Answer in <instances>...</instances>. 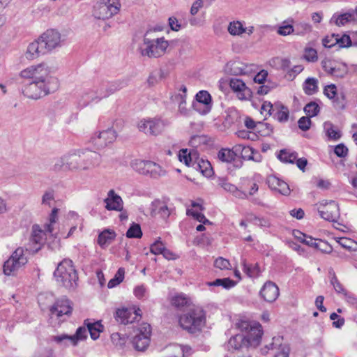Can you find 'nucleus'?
Wrapping results in <instances>:
<instances>
[{
  "label": "nucleus",
  "mask_w": 357,
  "mask_h": 357,
  "mask_svg": "<svg viewBox=\"0 0 357 357\" xmlns=\"http://www.w3.org/2000/svg\"><path fill=\"white\" fill-rule=\"evenodd\" d=\"M100 162L101 155L96 151H77L56 160L53 169L56 172L88 170L98 167Z\"/></svg>",
  "instance_id": "nucleus-1"
},
{
  "label": "nucleus",
  "mask_w": 357,
  "mask_h": 357,
  "mask_svg": "<svg viewBox=\"0 0 357 357\" xmlns=\"http://www.w3.org/2000/svg\"><path fill=\"white\" fill-rule=\"evenodd\" d=\"M22 91L29 99L38 100L50 93L55 92L59 87L58 79L45 82L23 81Z\"/></svg>",
  "instance_id": "nucleus-2"
},
{
  "label": "nucleus",
  "mask_w": 357,
  "mask_h": 357,
  "mask_svg": "<svg viewBox=\"0 0 357 357\" xmlns=\"http://www.w3.org/2000/svg\"><path fill=\"white\" fill-rule=\"evenodd\" d=\"M151 31H147L143 42L139 47L141 56L149 58H158L164 55L169 46V42L164 37L153 38Z\"/></svg>",
  "instance_id": "nucleus-3"
},
{
  "label": "nucleus",
  "mask_w": 357,
  "mask_h": 357,
  "mask_svg": "<svg viewBox=\"0 0 357 357\" xmlns=\"http://www.w3.org/2000/svg\"><path fill=\"white\" fill-rule=\"evenodd\" d=\"M54 276L56 282L66 289H74L77 287L78 276L70 259H63L58 264Z\"/></svg>",
  "instance_id": "nucleus-4"
},
{
  "label": "nucleus",
  "mask_w": 357,
  "mask_h": 357,
  "mask_svg": "<svg viewBox=\"0 0 357 357\" xmlns=\"http://www.w3.org/2000/svg\"><path fill=\"white\" fill-rule=\"evenodd\" d=\"M205 312L199 306L193 307L180 317L179 324L181 326L191 333L199 330L205 324Z\"/></svg>",
  "instance_id": "nucleus-5"
},
{
  "label": "nucleus",
  "mask_w": 357,
  "mask_h": 357,
  "mask_svg": "<svg viewBox=\"0 0 357 357\" xmlns=\"http://www.w3.org/2000/svg\"><path fill=\"white\" fill-rule=\"evenodd\" d=\"M20 77L24 81H33L47 83L53 79H57L51 75V68L46 63L33 65L22 70Z\"/></svg>",
  "instance_id": "nucleus-6"
},
{
  "label": "nucleus",
  "mask_w": 357,
  "mask_h": 357,
  "mask_svg": "<svg viewBox=\"0 0 357 357\" xmlns=\"http://www.w3.org/2000/svg\"><path fill=\"white\" fill-rule=\"evenodd\" d=\"M236 328L245 335L246 344L249 347H257L261 342L263 330L261 324L240 320L236 323Z\"/></svg>",
  "instance_id": "nucleus-7"
},
{
  "label": "nucleus",
  "mask_w": 357,
  "mask_h": 357,
  "mask_svg": "<svg viewBox=\"0 0 357 357\" xmlns=\"http://www.w3.org/2000/svg\"><path fill=\"white\" fill-rule=\"evenodd\" d=\"M121 4L119 0H99L92 10V15L98 20H107L119 13Z\"/></svg>",
  "instance_id": "nucleus-8"
},
{
  "label": "nucleus",
  "mask_w": 357,
  "mask_h": 357,
  "mask_svg": "<svg viewBox=\"0 0 357 357\" xmlns=\"http://www.w3.org/2000/svg\"><path fill=\"white\" fill-rule=\"evenodd\" d=\"M26 250L23 248H17L6 260L3 266L4 275L15 276L27 263V257L25 255Z\"/></svg>",
  "instance_id": "nucleus-9"
},
{
  "label": "nucleus",
  "mask_w": 357,
  "mask_h": 357,
  "mask_svg": "<svg viewBox=\"0 0 357 357\" xmlns=\"http://www.w3.org/2000/svg\"><path fill=\"white\" fill-rule=\"evenodd\" d=\"M168 122L160 118H149L141 120L137 125L139 131L146 135L156 136L161 134L166 127Z\"/></svg>",
  "instance_id": "nucleus-10"
},
{
  "label": "nucleus",
  "mask_w": 357,
  "mask_h": 357,
  "mask_svg": "<svg viewBox=\"0 0 357 357\" xmlns=\"http://www.w3.org/2000/svg\"><path fill=\"white\" fill-rule=\"evenodd\" d=\"M135 332V335L132 340L134 348L139 351H145L150 344L151 326L147 323H143Z\"/></svg>",
  "instance_id": "nucleus-11"
},
{
  "label": "nucleus",
  "mask_w": 357,
  "mask_h": 357,
  "mask_svg": "<svg viewBox=\"0 0 357 357\" xmlns=\"http://www.w3.org/2000/svg\"><path fill=\"white\" fill-rule=\"evenodd\" d=\"M47 234H50L46 231L45 227L42 229L38 225H33L29 242L25 248L26 252L33 254L40 250Z\"/></svg>",
  "instance_id": "nucleus-12"
},
{
  "label": "nucleus",
  "mask_w": 357,
  "mask_h": 357,
  "mask_svg": "<svg viewBox=\"0 0 357 357\" xmlns=\"http://www.w3.org/2000/svg\"><path fill=\"white\" fill-rule=\"evenodd\" d=\"M317 210L320 216L330 222H335L340 217V208L335 201L324 200L317 204Z\"/></svg>",
  "instance_id": "nucleus-13"
},
{
  "label": "nucleus",
  "mask_w": 357,
  "mask_h": 357,
  "mask_svg": "<svg viewBox=\"0 0 357 357\" xmlns=\"http://www.w3.org/2000/svg\"><path fill=\"white\" fill-rule=\"evenodd\" d=\"M87 333L88 330L85 327L81 326L77 329L75 335L62 334L54 335L52 336V340L56 343L65 347L68 346V342H70L73 346H76L79 341L84 340L87 337Z\"/></svg>",
  "instance_id": "nucleus-14"
},
{
  "label": "nucleus",
  "mask_w": 357,
  "mask_h": 357,
  "mask_svg": "<svg viewBox=\"0 0 357 357\" xmlns=\"http://www.w3.org/2000/svg\"><path fill=\"white\" fill-rule=\"evenodd\" d=\"M39 40L47 52L61 47L63 43L61 33L55 29H47L40 36Z\"/></svg>",
  "instance_id": "nucleus-15"
},
{
  "label": "nucleus",
  "mask_w": 357,
  "mask_h": 357,
  "mask_svg": "<svg viewBox=\"0 0 357 357\" xmlns=\"http://www.w3.org/2000/svg\"><path fill=\"white\" fill-rule=\"evenodd\" d=\"M116 137V132L114 129L109 128L98 133H95L91 137V141L96 149H101L114 142Z\"/></svg>",
  "instance_id": "nucleus-16"
},
{
  "label": "nucleus",
  "mask_w": 357,
  "mask_h": 357,
  "mask_svg": "<svg viewBox=\"0 0 357 357\" xmlns=\"http://www.w3.org/2000/svg\"><path fill=\"white\" fill-rule=\"evenodd\" d=\"M193 109L199 114H208L212 107L211 96L206 91H200L196 95V100L192 102Z\"/></svg>",
  "instance_id": "nucleus-17"
},
{
  "label": "nucleus",
  "mask_w": 357,
  "mask_h": 357,
  "mask_svg": "<svg viewBox=\"0 0 357 357\" xmlns=\"http://www.w3.org/2000/svg\"><path fill=\"white\" fill-rule=\"evenodd\" d=\"M324 95L332 100L333 107L337 110H343L345 108V96L343 93H337V87L332 84L326 86L324 89Z\"/></svg>",
  "instance_id": "nucleus-18"
},
{
  "label": "nucleus",
  "mask_w": 357,
  "mask_h": 357,
  "mask_svg": "<svg viewBox=\"0 0 357 357\" xmlns=\"http://www.w3.org/2000/svg\"><path fill=\"white\" fill-rule=\"evenodd\" d=\"M140 310H134L128 308L117 309L114 317L116 320L123 324L133 323L141 317Z\"/></svg>",
  "instance_id": "nucleus-19"
},
{
  "label": "nucleus",
  "mask_w": 357,
  "mask_h": 357,
  "mask_svg": "<svg viewBox=\"0 0 357 357\" xmlns=\"http://www.w3.org/2000/svg\"><path fill=\"white\" fill-rule=\"evenodd\" d=\"M73 307L70 301L66 297L56 300L54 305L50 308L52 316L61 318L64 315H69L72 312Z\"/></svg>",
  "instance_id": "nucleus-20"
},
{
  "label": "nucleus",
  "mask_w": 357,
  "mask_h": 357,
  "mask_svg": "<svg viewBox=\"0 0 357 357\" xmlns=\"http://www.w3.org/2000/svg\"><path fill=\"white\" fill-rule=\"evenodd\" d=\"M283 338L280 336L273 337V342L261 349L263 354H266L269 349H278V351L274 357H289L290 349L287 344H282Z\"/></svg>",
  "instance_id": "nucleus-21"
},
{
  "label": "nucleus",
  "mask_w": 357,
  "mask_h": 357,
  "mask_svg": "<svg viewBox=\"0 0 357 357\" xmlns=\"http://www.w3.org/2000/svg\"><path fill=\"white\" fill-rule=\"evenodd\" d=\"M104 202L105 208L108 211H121L123 210V202L114 190L108 191L107 197L104 199Z\"/></svg>",
  "instance_id": "nucleus-22"
},
{
  "label": "nucleus",
  "mask_w": 357,
  "mask_h": 357,
  "mask_svg": "<svg viewBox=\"0 0 357 357\" xmlns=\"http://www.w3.org/2000/svg\"><path fill=\"white\" fill-rule=\"evenodd\" d=\"M259 294L264 301L271 303L279 296V288L274 282L268 281L264 284Z\"/></svg>",
  "instance_id": "nucleus-23"
},
{
  "label": "nucleus",
  "mask_w": 357,
  "mask_h": 357,
  "mask_svg": "<svg viewBox=\"0 0 357 357\" xmlns=\"http://www.w3.org/2000/svg\"><path fill=\"white\" fill-rule=\"evenodd\" d=\"M151 213L152 216L167 219L171 213V209L165 202L157 199L151 204Z\"/></svg>",
  "instance_id": "nucleus-24"
},
{
  "label": "nucleus",
  "mask_w": 357,
  "mask_h": 357,
  "mask_svg": "<svg viewBox=\"0 0 357 357\" xmlns=\"http://www.w3.org/2000/svg\"><path fill=\"white\" fill-rule=\"evenodd\" d=\"M99 100L91 89L84 90L77 98V107L80 109L87 107L92 102H98Z\"/></svg>",
  "instance_id": "nucleus-25"
},
{
  "label": "nucleus",
  "mask_w": 357,
  "mask_h": 357,
  "mask_svg": "<svg viewBox=\"0 0 357 357\" xmlns=\"http://www.w3.org/2000/svg\"><path fill=\"white\" fill-rule=\"evenodd\" d=\"M268 184L272 190L278 191L283 195H288L290 193L288 184L276 176L268 177Z\"/></svg>",
  "instance_id": "nucleus-26"
},
{
  "label": "nucleus",
  "mask_w": 357,
  "mask_h": 357,
  "mask_svg": "<svg viewBox=\"0 0 357 357\" xmlns=\"http://www.w3.org/2000/svg\"><path fill=\"white\" fill-rule=\"evenodd\" d=\"M46 50L44 49L39 38L30 43L26 52V57L29 60L38 58L41 54H44Z\"/></svg>",
  "instance_id": "nucleus-27"
},
{
  "label": "nucleus",
  "mask_w": 357,
  "mask_h": 357,
  "mask_svg": "<svg viewBox=\"0 0 357 357\" xmlns=\"http://www.w3.org/2000/svg\"><path fill=\"white\" fill-rule=\"evenodd\" d=\"M226 71L234 75H245L248 72V66L240 61H231L227 63Z\"/></svg>",
  "instance_id": "nucleus-28"
},
{
  "label": "nucleus",
  "mask_w": 357,
  "mask_h": 357,
  "mask_svg": "<svg viewBox=\"0 0 357 357\" xmlns=\"http://www.w3.org/2000/svg\"><path fill=\"white\" fill-rule=\"evenodd\" d=\"M229 86L233 91L238 93V96L239 99H245L246 96L249 95V89L246 86L245 84L239 79H231Z\"/></svg>",
  "instance_id": "nucleus-29"
},
{
  "label": "nucleus",
  "mask_w": 357,
  "mask_h": 357,
  "mask_svg": "<svg viewBox=\"0 0 357 357\" xmlns=\"http://www.w3.org/2000/svg\"><path fill=\"white\" fill-rule=\"evenodd\" d=\"M243 347H249L248 344H246V340H245L243 333L236 334L232 336L228 341L227 348L229 350H238Z\"/></svg>",
  "instance_id": "nucleus-30"
},
{
  "label": "nucleus",
  "mask_w": 357,
  "mask_h": 357,
  "mask_svg": "<svg viewBox=\"0 0 357 357\" xmlns=\"http://www.w3.org/2000/svg\"><path fill=\"white\" fill-rule=\"evenodd\" d=\"M218 185L223 188L225 191L232 193L235 197L238 198L244 199L248 197L246 193L238 190L234 185L227 182V181L225 178L218 179Z\"/></svg>",
  "instance_id": "nucleus-31"
},
{
  "label": "nucleus",
  "mask_w": 357,
  "mask_h": 357,
  "mask_svg": "<svg viewBox=\"0 0 357 357\" xmlns=\"http://www.w3.org/2000/svg\"><path fill=\"white\" fill-rule=\"evenodd\" d=\"M273 116L279 122H286L289 119V109L281 103H275V112Z\"/></svg>",
  "instance_id": "nucleus-32"
},
{
  "label": "nucleus",
  "mask_w": 357,
  "mask_h": 357,
  "mask_svg": "<svg viewBox=\"0 0 357 357\" xmlns=\"http://www.w3.org/2000/svg\"><path fill=\"white\" fill-rule=\"evenodd\" d=\"M303 89L305 94L313 95L318 91V79L314 77H308L303 83Z\"/></svg>",
  "instance_id": "nucleus-33"
},
{
  "label": "nucleus",
  "mask_w": 357,
  "mask_h": 357,
  "mask_svg": "<svg viewBox=\"0 0 357 357\" xmlns=\"http://www.w3.org/2000/svg\"><path fill=\"white\" fill-rule=\"evenodd\" d=\"M192 167L195 169H199L206 177L211 176L213 174L211 165L207 160H201L198 162L195 161Z\"/></svg>",
  "instance_id": "nucleus-34"
},
{
  "label": "nucleus",
  "mask_w": 357,
  "mask_h": 357,
  "mask_svg": "<svg viewBox=\"0 0 357 357\" xmlns=\"http://www.w3.org/2000/svg\"><path fill=\"white\" fill-rule=\"evenodd\" d=\"M150 162V160L135 159L132 160L130 165L132 168L138 173L144 175H147V167H149Z\"/></svg>",
  "instance_id": "nucleus-35"
},
{
  "label": "nucleus",
  "mask_w": 357,
  "mask_h": 357,
  "mask_svg": "<svg viewBox=\"0 0 357 357\" xmlns=\"http://www.w3.org/2000/svg\"><path fill=\"white\" fill-rule=\"evenodd\" d=\"M294 33L297 36H305L312 31V26L305 22H296L293 26Z\"/></svg>",
  "instance_id": "nucleus-36"
},
{
  "label": "nucleus",
  "mask_w": 357,
  "mask_h": 357,
  "mask_svg": "<svg viewBox=\"0 0 357 357\" xmlns=\"http://www.w3.org/2000/svg\"><path fill=\"white\" fill-rule=\"evenodd\" d=\"M85 324L87 326V330L90 333L91 337L93 340L98 339L100 336V333L102 330V325L99 321L91 323L88 321H85Z\"/></svg>",
  "instance_id": "nucleus-37"
},
{
  "label": "nucleus",
  "mask_w": 357,
  "mask_h": 357,
  "mask_svg": "<svg viewBox=\"0 0 357 357\" xmlns=\"http://www.w3.org/2000/svg\"><path fill=\"white\" fill-rule=\"evenodd\" d=\"M228 32L234 36H241L245 32V26L243 22L240 21H233L229 24L227 28Z\"/></svg>",
  "instance_id": "nucleus-38"
},
{
  "label": "nucleus",
  "mask_w": 357,
  "mask_h": 357,
  "mask_svg": "<svg viewBox=\"0 0 357 357\" xmlns=\"http://www.w3.org/2000/svg\"><path fill=\"white\" fill-rule=\"evenodd\" d=\"M115 238V233L113 231L106 229L101 232L98 238V244L102 248L108 245Z\"/></svg>",
  "instance_id": "nucleus-39"
},
{
  "label": "nucleus",
  "mask_w": 357,
  "mask_h": 357,
  "mask_svg": "<svg viewBox=\"0 0 357 357\" xmlns=\"http://www.w3.org/2000/svg\"><path fill=\"white\" fill-rule=\"evenodd\" d=\"M147 175L152 178H158L165 174V171L158 164L151 161L148 166Z\"/></svg>",
  "instance_id": "nucleus-40"
},
{
  "label": "nucleus",
  "mask_w": 357,
  "mask_h": 357,
  "mask_svg": "<svg viewBox=\"0 0 357 357\" xmlns=\"http://www.w3.org/2000/svg\"><path fill=\"white\" fill-rule=\"evenodd\" d=\"M353 20L354 15L351 13H346L340 15H333L331 18V22H334L337 26H341L345 25Z\"/></svg>",
  "instance_id": "nucleus-41"
},
{
  "label": "nucleus",
  "mask_w": 357,
  "mask_h": 357,
  "mask_svg": "<svg viewBox=\"0 0 357 357\" xmlns=\"http://www.w3.org/2000/svg\"><path fill=\"white\" fill-rule=\"evenodd\" d=\"M243 271L250 278L258 277L260 274V268L258 264H247L245 260L242 262Z\"/></svg>",
  "instance_id": "nucleus-42"
},
{
  "label": "nucleus",
  "mask_w": 357,
  "mask_h": 357,
  "mask_svg": "<svg viewBox=\"0 0 357 357\" xmlns=\"http://www.w3.org/2000/svg\"><path fill=\"white\" fill-rule=\"evenodd\" d=\"M218 158L227 163H230L235 160L234 153L230 149L222 148L218 153Z\"/></svg>",
  "instance_id": "nucleus-43"
},
{
  "label": "nucleus",
  "mask_w": 357,
  "mask_h": 357,
  "mask_svg": "<svg viewBox=\"0 0 357 357\" xmlns=\"http://www.w3.org/2000/svg\"><path fill=\"white\" fill-rule=\"evenodd\" d=\"M208 286L222 287L225 289H230L236 285V282L229 278L216 279L213 282L206 283Z\"/></svg>",
  "instance_id": "nucleus-44"
},
{
  "label": "nucleus",
  "mask_w": 357,
  "mask_h": 357,
  "mask_svg": "<svg viewBox=\"0 0 357 357\" xmlns=\"http://www.w3.org/2000/svg\"><path fill=\"white\" fill-rule=\"evenodd\" d=\"M331 284L333 286L335 291L337 294H342L349 298H352L349 292L344 288L343 285L340 282L335 273H333V275L331 279Z\"/></svg>",
  "instance_id": "nucleus-45"
},
{
  "label": "nucleus",
  "mask_w": 357,
  "mask_h": 357,
  "mask_svg": "<svg viewBox=\"0 0 357 357\" xmlns=\"http://www.w3.org/2000/svg\"><path fill=\"white\" fill-rule=\"evenodd\" d=\"M324 127L326 134L329 139L337 140L340 138L341 134L340 131L335 130L334 126L331 122H325Z\"/></svg>",
  "instance_id": "nucleus-46"
},
{
  "label": "nucleus",
  "mask_w": 357,
  "mask_h": 357,
  "mask_svg": "<svg viewBox=\"0 0 357 357\" xmlns=\"http://www.w3.org/2000/svg\"><path fill=\"white\" fill-rule=\"evenodd\" d=\"M298 158V155L296 152H291L287 150H281L278 158L280 160L284 162L294 163Z\"/></svg>",
  "instance_id": "nucleus-47"
},
{
  "label": "nucleus",
  "mask_w": 357,
  "mask_h": 357,
  "mask_svg": "<svg viewBox=\"0 0 357 357\" xmlns=\"http://www.w3.org/2000/svg\"><path fill=\"white\" fill-rule=\"evenodd\" d=\"M94 93L97 96L99 101L102 99L107 98L108 93H107L106 86H105V81L101 82L96 85H94L92 88Z\"/></svg>",
  "instance_id": "nucleus-48"
},
{
  "label": "nucleus",
  "mask_w": 357,
  "mask_h": 357,
  "mask_svg": "<svg viewBox=\"0 0 357 357\" xmlns=\"http://www.w3.org/2000/svg\"><path fill=\"white\" fill-rule=\"evenodd\" d=\"M126 83L123 81L109 82L105 81V86L108 96L125 86Z\"/></svg>",
  "instance_id": "nucleus-49"
},
{
  "label": "nucleus",
  "mask_w": 357,
  "mask_h": 357,
  "mask_svg": "<svg viewBox=\"0 0 357 357\" xmlns=\"http://www.w3.org/2000/svg\"><path fill=\"white\" fill-rule=\"evenodd\" d=\"M111 340L116 347L122 349L127 342V337L119 333H114L111 335Z\"/></svg>",
  "instance_id": "nucleus-50"
},
{
  "label": "nucleus",
  "mask_w": 357,
  "mask_h": 357,
  "mask_svg": "<svg viewBox=\"0 0 357 357\" xmlns=\"http://www.w3.org/2000/svg\"><path fill=\"white\" fill-rule=\"evenodd\" d=\"M124 274H125L124 269L123 268H119V270L116 273L114 277L109 281V282L107 284L108 288H109V289L114 288V287H116L117 285H119L123 280Z\"/></svg>",
  "instance_id": "nucleus-51"
},
{
  "label": "nucleus",
  "mask_w": 357,
  "mask_h": 357,
  "mask_svg": "<svg viewBox=\"0 0 357 357\" xmlns=\"http://www.w3.org/2000/svg\"><path fill=\"white\" fill-rule=\"evenodd\" d=\"M193 153L188 152L187 149H182L179 151L178 158L181 162H184L187 166H192L195 161L192 160Z\"/></svg>",
  "instance_id": "nucleus-52"
},
{
  "label": "nucleus",
  "mask_w": 357,
  "mask_h": 357,
  "mask_svg": "<svg viewBox=\"0 0 357 357\" xmlns=\"http://www.w3.org/2000/svg\"><path fill=\"white\" fill-rule=\"evenodd\" d=\"M142 231L141 227L139 224L137 223H132L126 232V236L130 238H139L142 237Z\"/></svg>",
  "instance_id": "nucleus-53"
},
{
  "label": "nucleus",
  "mask_w": 357,
  "mask_h": 357,
  "mask_svg": "<svg viewBox=\"0 0 357 357\" xmlns=\"http://www.w3.org/2000/svg\"><path fill=\"white\" fill-rule=\"evenodd\" d=\"M320 111V107L315 102H310L304 107V112L309 117L317 116Z\"/></svg>",
  "instance_id": "nucleus-54"
},
{
  "label": "nucleus",
  "mask_w": 357,
  "mask_h": 357,
  "mask_svg": "<svg viewBox=\"0 0 357 357\" xmlns=\"http://www.w3.org/2000/svg\"><path fill=\"white\" fill-rule=\"evenodd\" d=\"M54 202V192L52 190L45 191L42 196L41 204L43 206H47L49 207L52 206V203Z\"/></svg>",
  "instance_id": "nucleus-55"
},
{
  "label": "nucleus",
  "mask_w": 357,
  "mask_h": 357,
  "mask_svg": "<svg viewBox=\"0 0 357 357\" xmlns=\"http://www.w3.org/2000/svg\"><path fill=\"white\" fill-rule=\"evenodd\" d=\"M58 208H54L52 213L50 215V223L44 225L46 228V231H48L50 235H52L53 232V225L56 222L57 218Z\"/></svg>",
  "instance_id": "nucleus-56"
},
{
  "label": "nucleus",
  "mask_w": 357,
  "mask_h": 357,
  "mask_svg": "<svg viewBox=\"0 0 357 357\" xmlns=\"http://www.w3.org/2000/svg\"><path fill=\"white\" fill-rule=\"evenodd\" d=\"M214 266L220 270H228L231 268L229 261L221 257L215 260Z\"/></svg>",
  "instance_id": "nucleus-57"
},
{
  "label": "nucleus",
  "mask_w": 357,
  "mask_h": 357,
  "mask_svg": "<svg viewBox=\"0 0 357 357\" xmlns=\"http://www.w3.org/2000/svg\"><path fill=\"white\" fill-rule=\"evenodd\" d=\"M293 26L286 24V22L282 23V25L278 27L277 33L280 36H289L294 33Z\"/></svg>",
  "instance_id": "nucleus-58"
},
{
  "label": "nucleus",
  "mask_w": 357,
  "mask_h": 357,
  "mask_svg": "<svg viewBox=\"0 0 357 357\" xmlns=\"http://www.w3.org/2000/svg\"><path fill=\"white\" fill-rule=\"evenodd\" d=\"M187 215H192L195 220L202 222L203 224L209 223V220L206 218L204 215L199 211H194L192 209H188Z\"/></svg>",
  "instance_id": "nucleus-59"
},
{
  "label": "nucleus",
  "mask_w": 357,
  "mask_h": 357,
  "mask_svg": "<svg viewBox=\"0 0 357 357\" xmlns=\"http://www.w3.org/2000/svg\"><path fill=\"white\" fill-rule=\"evenodd\" d=\"M304 58L310 62L317 61L318 56L316 50L312 47L306 48L304 52Z\"/></svg>",
  "instance_id": "nucleus-60"
},
{
  "label": "nucleus",
  "mask_w": 357,
  "mask_h": 357,
  "mask_svg": "<svg viewBox=\"0 0 357 357\" xmlns=\"http://www.w3.org/2000/svg\"><path fill=\"white\" fill-rule=\"evenodd\" d=\"M275 104H272L271 102L265 101L263 102L261 107V114L265 115H273L275 112Z\"/></svg>",
  "instance_id": "nucleus-61"
},
{
  "label": "nucleus",
  "mask_w": 357,
  "mask_h": 357,
  "mask_svg": "<svg viewBox=\"0 0 357 357\" xmlns=\"http://www.w3.org/2000/svg\"><path fill=\"white\" fill-rule=\"evenodd\" d=\"M188 303V298L183 294L174 296L172 299V304L177 307H181Z\"/></svg>",
  "instance_id": "nucleus-62"
},
{
  "label": "nucleus",
  "mask_w": 357,
  "mask_h": 357,
  "mask_svg": "<svg viewBox=\"0 0 357 357\" xmlns=\"http://www.w3.org/2000/svg\"><path fill=\"white\" fill-rule=\"evenodd\" d=\"M165 246L162 241L159 240L154 242L150 248L151 252L154 255H160L162 252V250Z\"/></svg>",
  "instance_id": "nucleus-63"
},
{
  "label": "nucleus",
  "mask_w": 357,
  "mask_h": 357,
  "mask_svg": "<svg viewBox=\"0 0 357 357\" xmlns=\"http://www.w3.org/2000/svg\"><path fill=\"white\" fill-rule=\"evenodd\" d=\"M53 351L50 348H42L35 351L32 357H52Z\"/></svg>",
  "instance_id": "nucleus-64"
}]
</instances>
